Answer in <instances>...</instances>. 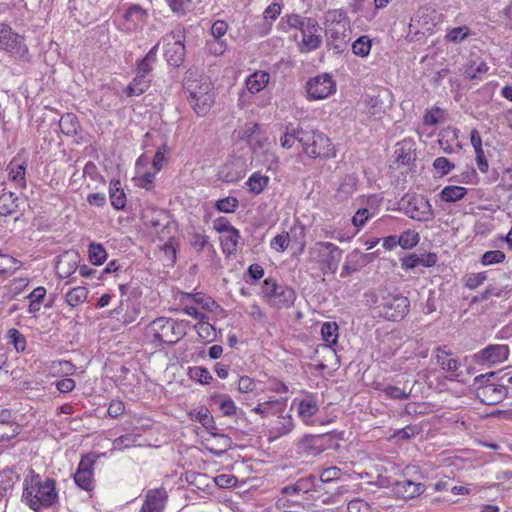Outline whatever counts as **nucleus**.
<instances>
[{
    "instance_id": "54",
    "label": "nucleus",
    "mask_w": 512,
    "mask_h": 512,
    "mask_svg": "<svg viewBox=\"0 0 512 512\" xmlns=\"http://www.w3.org/2000/svg\"><path fill=\"white\" fill-rule=\"evenodd\" d=\"M260 127L257 123L247 122L238 132V136L241 140L250 144L258 133Z\"/></svg>"
},
{
    "instance_id": "7",
    "label": "nucleus",
    "mask_w": 512,
    "mask_h": 512,
    "mask_svg": "<svg viewBox=\"0 0 512 512\" xmlns=\"http://www.w3.org/2000/svg\"><path fill=\"white\" fill-rule=\"evenodd\" d=\"M266 302L276 308H288L294 304L296 294L293 289L278 284L274 279L267 278L262 286Z\"/></svg>"
},
{
    "instance_id": "9",
    "label": "nucleus",
    "mask_w": 512,
    "mask_h": 512,
    "mask_svg": "<svg viewBox=\"0 0 512 512\" xmlns=\"http://www.w3.org/2000/svg\"><path fill=\"white\" fill-rule=\"evenodd\" d=\"M495 374V372H489L475 378L477 397L487 405L497 404L506 396V389L503 385L488 383L489 379L494 377Z\"/></svg>"
},
{
    "instance_id": "15",
    "label": "nucleus",
    "mask_w": 512,
    "mask_h": 512,
    "mask_svg": "<svg viewBox=\"0 0 512 512\" xmlns=\"http://www.w3.org/2000/svg\"><path fill=\"white\" fill-rule=\"evenodd\" d=\"M405 213L417 221H430L434 214L430 201L421 195L408 196Z\"/></svg>"
},
{
    "instance_id": "61",
    "label": "nucleus",
    "mask_w": 512,
    "mask_h": 512,
    "mask_svg": "<svg viewBox=\"0 0 512 512\" xmlns=\"http://www.w3.org/2000/svg\"><path fill=\"white\" fill-rule=\"evenodd\" d=\"M367 113L375 119H380L385 113L383 102L378 97H371L367 102Z\"/></svg>"
},
{
    "instance_id": "33",
    "label": "nucleus",
    "mask_w": 512,
    "mask_h": 512,
    "mask_svg": "<svg viewBox=\"0 0 512 512\" xmlns=\"http://www.w3.org/2000/svg\"><path fill=\"white\" fill-rule=\"evenodd\" d=\"M141 436L138 434L129 433L126 435H122L112 442L111 452L113 451H123L125 449L141 446Z\"/></svg>"
},
{
    "instance_id": "3",
    "label": "nucleus",
    "mask_w": 512,
    "mask_h": 512,
    "mask_svg": "<svg viewBox=\"0 0 512 512\" xmlns=\"http://www.w3.org/2000/svg\"><path fill=\"white\" fill-rule=\"evenodd\" d=\"M184 89L189 103L199 116L208 113L214 104L215 94L212 82L207 77H196L192 73L184 80Z\"/></svg>"
},
{
    "instance_id": "49",
    "label": "nucleus",
    "mask_w": 512,
    "mask_h": 512,
    "mask_svg": "<svg viewBox=\"0 0 512 512\" xmlns=\"http://www.w3.org/2000/svg\"><path fill=\"white\" fill-rule=\"evenodd\" d=\"M256 156L262 158V162L268 170H274L277 168L279 159L275 153V143L270 147L260 151L258 154H256Z\"/></svg>"
},
{
    "instance_id": "19",
    "label": "nucleus",
    "mask_w": 512,
    "mask_h": 512,
    "mask_svg": "<svg viewBox=\"0 0 512 512\" xmlns=\"http://www.w3.org/2000/svg\"><path fill=\"white\" fill-rule=\"evenodd\" d=\"M146 17L147 13L141 6L132 5L123 13L119 27L127 32L134 31L145 23Z\"/></svg>"
},
{
    "instance_id": "5",
    "label": "nucleus",
    "mask_w": 512,
    "mask_h": 512,
    "mask_svg": "<svg viewBox=\"0 0 512 512\" xmlns=\"http://www.w3.org/2000/svg\"><path fill=\"white\" fill-rule=\"evenodd\" d=\"M303 153L309 158H333L336 150L330 138L316 130L304 131L298 136Z\"/></svg>"
},
{
    "instance_id": "23",
    "label": "nucleus",
    "mask_w": 512,
    "mask_h": 512,
    "mask_svg": "<svg viewBox=\"0 0 512 512\" xmlns=\"http://www.w3.org/2000/svg\"><path fill=\"white\" fill-rule=\"evenodd\" d=\"M78 268V255L75 252H65L58 257L55 269L58 277H70Z\"/></svg>"
},
{
    "instance_id": "58",
    "label": "nucleus",
    "mask_w": 512,
    "mask_h": 512,
    "mask_svg": "<svg viewBox=\"0 0 512 512\" xmlns=\"http://www.w3.org/2000/svg\"><path fill=\"white\" fill-rule=\"evenodd\" d=\"M219 410L221 411L223 416H234L238 412V408L235 402L229 396H222L218 401Z\"/></svg>"
},
{
    "instance_id": "24",
    "label": "nucleus",
    "mask_w": 512,
    "mask_h": 512,
    "mask_svg": "<svg viewBox=\"0 0 512 512\" xmlns=\"http://www.w3.org/2000/svg\"><path fill=\"white\" fill-rule=\"evenodd\" d=\"M270 73L264 70H257L245 79V87L251 94L263 91L270 82Z\"/></svg>"
},
{
    "instance_id": "1",
    "label": "nucleus",
    "mask_w": 512,
    "mask_h": 512,
    "mask_svg": "<svg viewBox=\"0 0 512 512\" xmlns=\"http://www.w3.org/2000/svg\"><path fill=\"white\" fill-rule=\"evenodd\" d=\"M279 28L286 33L291 30H298L300 32L301 40L298 42L297 47L302 54L317 50L323 43L322 28L314 18L304 17L295 13L286 14L281 18Z\"/></svg>"
},
{
    "instance_id": "31",
    "label": "nucleus",
    "mask_w": 512,
    "mask_h": 512,
    "mask_svg": "<svg viewBox=\"0 0 512 512\" xmlns=\"http://www.w3.org/2000/svg\"><path fill=\"white\" fill-rule=\"evenodd\" d=\"M109 197L114 209L121 210L126 206V195L119 180H112L110 182Z\"/></svg>"
},
{
    "instance_id": "59",
    "label": "nucleus",
    "mask_w": 512,
    "mask_h": 512,
    "mask_svg": "<svg viewBox=\"0 0 512 512\" xmlns=\"http://www.w3.org/2000/svg\"><path fill=\"white\" fill-rule=\"evenodd\" d=\"M358 255L359 252L357 250H354L346 257V261L342 267L341 277H347L358 270Z\"/></svg>"
},
{
    "instance_id": "12",
    "label": "nucleus",
    "mask_w": 512,
    "mask_h": 512,
    "mask_svg": "<svg viewBox=\"0 0 512 512\" xmlns=\"http://www.w3.org/2000/svg\"><path fill=\"white\" fill-rule=\"evenodd\" d=\"M0 49L19 58H25L28 54L24 38L6 24H0Z\"/></svg>"
},
{
    "instance_id": "39",
    "label": "nucleus",
    "mask_w": 512,
    "mask_h": 512,
    "mask_svg": "<svg viewBox=\"0 0 512 512\" xmlns=\"http://www.w3.org/2000/svg\"><path fill=\"white\" fill-rule=\"evenodd\" d=\"M18 198L12 192H5L0 195V215L7 216L16 212Z\"/></svg>"
},
{
    "instance_id": "64",
    "label": "nucleus",
    "mask_w": 512,
    "mask_h": 512,
    "mask_svg": "<svg viewBox=\"0 0 512 512\" xmlns=\"http://www.w3.org/2000/svg\"><path fill=\"white\" fill-rule=\"evenodd\" d=\"M215 207L224 213H233L238 207V200L235 197H226L216 201Z\"/></svg>"
},
{
    "instance_id": "51",
    "label": "nucleus",
    "mask_w": 512,
    "mask_h": 512,
    "mask_svg": "<svg viewBox=\"0 0 512 512\" xmlns=\"http://www.w3.org/2000/svg\"><path fill=\"white\" fill-rule=\"evenodd\" d=\"M194 328H195L198 336L203 341L210 342V341H213L216 337V329L212 324H210V322L208 320L203 321L201 323H196Z\"/></svg>"
},
{
    "instance_id": "27",
    "label": "nucleus",
    "mask_w": 512,
    "mask_h": 512,
    "mask_svg": "<svg viewBox=\"0 0 512 512\" xmlns=\"http://www.w3.org/2000/svg\"><path fill=\"white\" fill-rule=\"evenodd\" d=\"M9 415L7 410H3L0 413V442L9 441L20 433V425L14 421L7 420Z\"/></svg>"
},
{
    "instance_id": "34",
    "label": "nucleus",
    "mask_w": 512,
    "mask_h": 512,
    "mask_svg": "<svg viewBox=\"0 0 512 512\" xmlns=\"http://www.w3.org/2000/svg\"><path fill=\"white\" fill-rule=\"evenodd\" d=\"M269 182L270 178L268 176L261 172H254L247 179L246 186L251 193L258 195L264 191Z\"/></svg>"
},
{
    "instance_id": "18",
    "label": "nucleus",
    "mask_w": 512,
    "mask_h": 512,
    "mask_svg": "<svg viewBox=\"0 0 512 512\" xmlns=\"http://www.w3.org/2000/svg\"><path fill=\"white\" fill-rule=\"evenodd\" d=\"M175 299L178 300L179 303L194 305L199 309L208 312H214L219 308V305L210 296L203 293H186L178 291L175 294Z\"/></svg>"
},
{
    "instance_id": "2",
    "label": "nucleus",
    "mask_w": 512,
    "mask_h": 512,
    "mask_svg": "<svg viewBox=\"0 0 512 512\" xmlns=\"http://www.w3.org/2000/svg\"><path fill=\"white\" fill-rule=\"evenodd\" d=\"M22 500L34 511L51 507L58 500L55 481L49 478L42 479L39 475L26 478Z\"/></svg>"
},
{
    "instance_id": "35",
    "label": "nucleus",
    "mask_w": 512,
    "mask_h": 512,
    "mask_svg": "<svg viewBox=\"0 0 512 512\" xmlns=\"http://www.w3.org/2000/svg\"><path fill=\"white\" fill-rule=\"evenodd\" d=\"M466 194L467 189L465 187L449 185L441 190L439 197L443 202L454 203L463 199Z\"/></svg>"
},
{
    "instance_id": "20",
    "label": "nucleus",
    "mask_w": 512,
    "mask_h": 512,
    "mask_svg": "<svg viewBox=\"0 0 512 512\" xmlns=\"http://www.w3.org/2000/svg\"><path fill=\"white\" fill-rule=\"evenodd\" d=\"M426 490V486L422 482H416L408 479L396 481L392 485V492L396 497L404 500L413 499L420 496Z\"/></svg>"
},
{
    "instance_id": "44",
    "label": "nucleus",
    "mask_w": 512,
    "mask_h": 512,
    "mask_svg": "<svg viewBox=\"0 0 512 512\" xmlns=\"http://www.w3.org/2000/svg\"><path fill=\"white\" fill-rule=\"evenodd\" d=\"M150 86V80L143 74H137L133 81L127 87L129 96H139L144 93Z\"/></svg>"
},
{
    "instance_id": "56",
    "label": "nucleus",
    "mask_w": 512,
    "mask_h": 512,
    "mask_svg": "<svg viewBox=\"0 0 512 512\" xmlns=\"http://www.w3.org/2000/svg\"><path fill=\"white\" fill-rule=\"evenodd\" d=\"M189 374L192 379L196 380L197 382L203 385L210 384V382L213 379L209 370L207 368L200 366L190 368Z\"/></svg>"
},
{
    "instance_id": "28",
    "label": "nucleus",
    "mask_w": 512,
    "mask_h": 512,
    "mask_svg": "<svg viewBox=\"0 0 512 512\" xmlns=\"http://www.w3.org/2000/svg\"><path fill=\"white\" fill-rule=\"evenodd\" d=\"M9 180L19 188L26 187V164L19 158H13L8 165Z\"/></svg>"
},
{
    "instance_id": "4",
    "label": "nucleus",
    "mask_w": 512,
    "mask_h": 512,
    "mask_svg": "<svg viewBox=\"0 0 512 512\" xmlns=\"http://www.w3.org/2000/svg\"><path fill=\"white\" fill-rule=\"evenodd\" d=\"M188 323L167 317L154 319L145 329L146 336L154 342L175 344L186 335Z\"/></svg>"
},
{
    "instance_id": "37",
    "label": "nucleus",
    "mask_w": 512,
    "mask_h": 512,
    "mask_svg": "<svg viewBox=\"0 0 512 512\" xmlns=\"http://www.w3.org/2000/svg\"><path fill=\"white\" fill-rule=\"evenodd\" d=\"M22 262L13 256L0 254V276H10L21 269Z\"/></svg>"
},
{
    "instance_id": "42",
    "label": "nucleus",
    "mask_w": 512,
    "mask_h": 512,
    "mask_svg": "<svg viewBox=\"0 0 512 512\" xmlns=\"http://www.w3.org/2000/svg\"><path fill=\"white\" fill-rule=\"evenodd\" d=\"M159 44L154 45L146 56L138 63V74L147 76L153 69L157 61V52Z\"/></svg>"
},
{
    "instance_id": "46",
    "label": "nucleus",
    "mask_w": 512,
    "mask_h": 512,
    "mask_svg": "<svg viewBox=\"0 0 512 512\" xmlns=\"http://www.w3.org/2000/svg\"><path fill=\"white\" fill-rule=\"evenodd\" d=\"M75 372V366L66 360L52 361L50 364V373L53 376H69Z\"/></svg>"
},
{
    "instance_id": "38",
    "label": "nucleus",
    "mask_w": 512,
    "mask_h": 512,
    "mask_svg": "<svg viewBox=\"0 0 512 512\" xmlns=\"http://www.w3.org/2000/svg\"><path fill=\"white\" fill-rule=\"evenodd\" d=\"M240 240V233L237 229L230 230L229 233H226L221 236L220 242L222 250L225 254H233L238 246Z\"/></svg>"
},
{
    "instance_id": "53",
    "label": "nucleus",
    "mask_w": 512,
    "mask_h": 512,
    "mask_svg": "<svg viewBox=\"0 0 512 512\" xmlns=\"http://www.w3.org/2000/svg\"><path fill=\"white\" fill-rule=\"evenodd\" d=\"M419 234L413 230H407L399 236V246L403 249H411L419 243Z\"/></svg>"
},
{
    "instance_id": "17",
    "label": "nucleus",
    "mask_w": 512,
    "mask_h": 512,
    "mask_svg": "<svg viewBox=\"0 0 512 512\" xmlns=\"http://www.w3.org/2000/svg\"><path fill=\"white\" fill-rule=\"evenodd\" d=\"M97 457L85 455L81 458L77 471L74 474V481L78 487L85 491L93 488L94 465Z\"/></svg>"
},
{
    "instance_id": "47",
    "label": "nucleus",
    "mask_w": 512,
    "mask_h": 512,
    "mask_svg": "<svg viewBox=\"0 0 512 512\" xmlns=\"http://www.w3.org/2000/svg\"><path fill=\"white\" fill-rule=\"evenodd\" d=\"M89 260L93 265H102L107 259L105 248L99 243H91L88 246Z\"/></svg>"
},
{
    "instance_id": "25",
    "label": "nucleus",
    "mask_w": 512,
    "mask_h": 512,
    "mask_svg": "<svg viewBox=\"0 0 512 512\" xmlns=\"http://www.w3.org/2000/svg\"><path fill=\"white\" fill-rule=\"evenodd\" d=\"M295 427L294 420L290 414L281 415L269 429V439L276 440L289 434Z\"/></svg>"
},
{
    "instance_id": "45",
    "label": "nucleus",
    "mask_w": 512,
    "mask_h": 512,
    "mask_svg": "<svg viewBox=\"0 0 512 512\" xmlns=\"http://www.w3.org/2000/svg\"><path fill=\"white\" fill-rule=\"evenodd\" d=\"M61 131L69 136L77 134V131L79 129V122L73 113H66L64 114L59 122Z\"/></svg>"
},
{
    "instance_id": "14",
    "label": "nucleus",
    "mask_w": 512,
    "mask_h": 512,
    "mask_svg": "<svg viewBox=\"0 0 512 512\" xmlns=\"http://www.w3.org/2000/svg\"><path fill=\"white\" fill-rule=\"evenodd\" d=\"M182 30L172 31L164 38V54L167 62L172 66H179L184 61L185 45Z\"/></svg>"
},
{
    "instance_id": "63",
    "label": "nucleus",
    "mask_w": 512,
    "mask_h": 512,
    "mask_svg": "<svg viewBox=\"0 0 512 512\" xmlns=\"http://www.w3.org/2000/svg\"><path fill=\"white\" fill-rule=\"evenodd\" d=\"M411 142L403 141L398 144L395 151L397 161L402 164H407L411 160Z\"/></svg>"
},
{
    "instance_id": "16",
    "label": "nucleus",
    "mask_w": 512,
    "mask_h": 512,
    "mask_svg": "<svg viewBox=\"0 0 512 512\" xmlns=\"http://www.w3.org/2000/svg\"><path fill=\"white\" fill-rule=\"evenodd\" d=\"M293 405L297 406V415L305 425L316 424L313 417L319 411V401L315 394L306 393L302 398L294 399Z\"/></svg>"
},
{
    "instance_id": "11",
    "label": "nucleus",
    "mask_w": 512,
    "mask_h": 512,
    "mask_svg": "<svg viewBox=\"0 0 512 512\" xmlns=\"http://www.w3.org/2000/svg\"><path fill=\"white\" fill-rule=\"evenodd\" d=\"M349 18L342 9H333L325 13L324 25L326 34L334 40L346 37L349 30Z\"/></svg>"
},
{
    "instance_id": "57",
    "label": "nucleus",
    "mask_w": 512,
    "mask_h": 512,
    "mask_svg": "<svg viewBox=\"0 0 512 512\" xmlns=\"http://www.w3.org/2000/svg\"><path fill=\"white\" fill-rule=\"evenodd\" d=\"M173 13L184 15L193 7L192 0H165Z\"/></svg>"
},
{
    "instance_id": "62",
    "label": "nucleus",
    "mask_w": 512,
    "mask_h": 512,
    "mask_svg": "<svg viewBox=\"0 0 512 512\" xmlns=\"http://www.w3.org/2000/svg\"><path fill=\"white\" fill-rule=\"evenodd\" d=\"M9 343L13 344L17 351H24L26 348L25 337L15 328L9 329L7 332Z\"/></svg>"
},
{
    "instance_id": "48",
    "label": "nucleus",
    "mask_w": 512,
    "mask_h": 512,
    "mask_svg": "<svg viewBox=\"0 0 512 512\" xmlns=\"http://www.w3.org/2000/svg\"><path fill=\"white\" fill-rule=\"evenodd\" d=\"M372 47L371 39L368 36H360L352 43V52L359 57L365 58L370 54Z\"/></svg>"
},
{
    "instance_id": "50",
    "label": "nucleus",
    "mask_w": 512,
    "mask_h": 512,
    "mask_svg": "<svg viewBox=\"0 0 512 512\" xmlns=\"http://www.w3.org/2000/svg\"><path fill=\"white\" fill-rule=\"evenodd\" d=\"M156 173L150 171H136L134 182L137 187L150 190L153 187Z\"/></svg>"
},
{
    "instance_id": "55",
    "label": "nucleus",
    "mask_w": 512,
    "mask_h": 512,
    "mask_svg": "<svg viewBox=\"0 0 512 512\" xmlns=\"http://www.w3.org/2000/svg\"><path fill=\"white\" fill-rule=\"evenodd\" d=\"M505 259H506V255L504 252H502L500 250H490V251H486L482 255V257L480 259V263L483 266H490V265L502 263V262H504Z\"/></svg>"
},
{
    "instance_id": "13",
    "label": "nucleus",
    "mask_w": 512,
    "mask_h": 512,
    "mask_svg": "<svg viewBox=\"0 0 512 512\" xmlns=\"http://www.w3.org/2000/svg\"><path fill=\"white\" fill-rule=\"evenodd\" d=\"M510 354L508 345L490 344L473 355V361L481 366L492 367L505 362Z\"/></svg>"
},
{
    "instance_id": "21",
    "label": "nucleus",
    "mask_w": 512,
    "mask_h": 512,
    "mask_svg": "<svg viewBox=\"0 0 512 512\" xmlns=\"http://www.w3.org/2000/svg\"><path fill=\"white\" fill-rule=\"evenodd\" d=\"M297 453L306 456H317L324 451L321 435L307 434L296 442Z\"/></svg>"
},
{
    "instance_id": "40",
    "label": "nucleus",
    "mask_w": 512,
    "mask_h": 512,
    "mask_svg": "<svg viewBox=\"0 0 512 512\" xmlns=\"http://www.w3.org/2000/svg\"><path fill=\"white\" fill-rule=\"evenodd\" d=\"M281 11H282L281 5L276 2L271 3L269 6L266 7V9L263 12V19L265 21L270 20V22L263 25V28L260 31L261 35H266L271 31L272 22L277 19V17L280 15Z\"/></svg>"
},
{
    "instance_id": "52",
    "label": "nucleus",
    "mask_w": 512,
    "mask_h": 512,
    "mask_svg": "<svg viewBox=\"0 0 512 512\" xmlns=\"http://www.w3.org/2000/svg\"><path fill=\"white\" fill-rule=\"evenodd\" d=\"M273 144H274V142L270 141L269 137L259 129L258 133L256 134L255 138L253 139V141L249 147L252 149L253 153L256 155L260 151L264 150L265 148L270 147Z\"/></svg>"
},
{
    "instance_id": "32",
    "label": "nucleus",
    "mask_w": 512,
    "mask_h": 512,
    "mask_svg": "<svg viewBox=\"0 0 512 512\" xmlns=\"http://www.w3.org/2000/svg\"><path fill=\"white\" fill-rule=\"evenodd\" d=\"M89 291L84 286L69 289L64 295V301L70 308L78 307L88 298Z\"/></svg>"
},
{
    "instance_id": "60",
    "label": "nucleus",
    "mask_w": 512,
    "mask_h": 512,
    "mask_svg": "<svg viewBox=\"0 0 512 512\" xmlns=\"http://www.w3.org/2000/svg\"><path fill=\"white\" fill-rule=\"evenodd\" d=\"M470 31L467 26H460L450 29L446 34V40L453 43H460L465 40Z\"/></svg>"
},
{
    "instance_id": "29",
    "label": "nucleus",
    "mask_w": 512,
    "mask_h": 512,
    "mask_svg": "<svg viewBox=\"0 0 512 512\" xmlns=\"http://www.w3.org/2000/svg\"><path fill=\"white\" fill-rule=\"evenodd\" d=\"M489 71V66L483 60H470L464 69V74L469 79L482 80Z\"/></svg>"
},
{
    "instance_id": "26",
    "label": "nucleus",
    "mask_w": 512,
    "mask_h": 512,
    "mask_svg": "<svg viewBox=\"0 0 512 512\" xmlns=\"http://www.w3.org/2000/svg\"><path fill=\"white\" fill-rule=\"evenodd\" d=\"M357 189V178L354 175L344 176L335 192V199L340 202L348 201L356 192Z\"/></svg>"
},
{
    "instance_id": "30",
    "label": "nucleus",
    "mask_w": 512,
    "mask_h": 512,
    "mask_svg": "<svg viewBox=\"0 0 512 512\" xmlns=\"http://www.w3.org/2000/svg\"><path fill=\"white\" fill-rule=\"evenodd\" d=\"M435 358L438 365L448 372H456L460 366L458 359L452 357L450 352L441 347L435 350Z\"/></svg>"
},
{
    "instance_id": "43",
    "label": "nucleus",
    "mask_w": 512,
    "mask_h": 512,
    "mask_svg": "<svg viewBox=\"0 0 512 512\" xmlns=\"http://www.w3.org/2000/svg\"><path fill=\"white\" fill-rule=\"evenodd\" d=\"M338 325L336 322H324L321 326V336L327 346L332 347L337 343Z\"/></svg>"
},
{
    "instance_id": "22",
    "label": "nucleus",
    "mask_w": 512,
    "mask_h": 512,
    "mask_svg": "<svg viewBox=\"0 0 512 512\" xmlns=\"http://www.w3.org/2000/svg\"><path fill=\"white\" fill-rule=\"evenodd\" d=\"M168 495L164 488L149 490L140 512H163Z\"/></svg>"
},
{
    "instance_id": "41",
    "label": "nucleus",
    "mask_w": 512,
    "mask_h": 512,
    "mask_svg": "<svg viewBox=\"0 0 512 512\" xmlns=\"http://www.w3.org/2000/svg\"><path fill=\"white\" fill-rule=\"evenodd\" d=\"M46 289L43 286L36 287L29 295L27 299L29 300L28 312L30 314H36L40 311L42 301L46 296Z\"/></svg>"
},
{
    "instance_id": "36",
    "label": "nucleus",
    "mask_w": 512,
    "mask_h": 512,
    "mask_svg": "<svg viewBox=\"0 0 512 512\" xmlns=\"http://www.w3.org/2000/svg\"><path fill=\"white\" fill-rule=\"evenodd\" d=\"M18 479V475L13 470L0 472V501L12 491Z\"/></svg>"
},
{
    "instance_id": "8",
    "label": "nucleus",
    "mask_w": 512,
    "mask_h": 512,
    "mask_svg": "<svg viewBox=\"0 0 512 512\" xmlns=\"http://www.w3.org/2000/svg\"><path fill=\"white\" fill-rule=\"evenodd\" d=\"M410 302L407 297L401 295L382 296L375 306V310L379 316L391 320L398 321L403 319L409 311Z\"/></svg>"
},
{
    "instance_id": "10",
    "label": "nucleus",
    "mask_w": 512,
    "mask_h": 512,
    "mask_svg": "<svg viewBox=\"0 0 512 512\" xmlns=\"http://www.w3.org/2000/svg\"><path fill=\"white\" fill-rule=\"evenodd\" d=\"M307 99L317 101L327 99L336 93L337 85L332 76L323 73L310 78L305 85Z\"/></svg>"
},
{
    "instance_id": "6",
    "label": "nucleus",
    "mask_w": 512,
    "mask_h": 512,
    "mask_svg": "<svg viewBox=\"0 0 512 512\" xmlns=\"http://www.w3.org/2000/svg\"><path fill=\"white\" fill-rule=\"evenodd\" d=\"M343 251L332 242L318 241L308 250L309 259L317 263L324 272L335 274Z\"/></svg>"
}]
</instances>
